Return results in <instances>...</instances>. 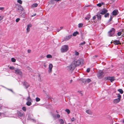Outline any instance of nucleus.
Here are the masks:
<instances>
[{"mask_svg": "<svg viewBox=\"0 0 124 124\" xmlns=\"http://www.w3.org/2000/svg\"><path fill=\"white\" fill-rule=\"evenodd\" d=\"M84 60L80 59L78 60H75L72 62L70 65L67 67V69L69 71H72L76 67L79 65L83 63Z\"/></svg>", "mask_w": 124, "mask_h": 124, "instance_id": "f257e3e1", "label": "nucleus"}, {"mask_svg": "<svg viewBox=\"0 0 124 124\" xmlns=\"http://www.w3.org/2000/svg\"><path fill=\"white\" fill-rule=\"evenodd\" d=\"M104 72L101 70H99L97 73L98 78L100 79L102 78L104 76Z\"/></svg>", "mask_w": 124, "mask_h": 124, "instance_id": "f03ea898", "label": "nucleus"}, {"mask_svg": "<svg viewBox=\"0 0 124 124\" xmlns=\"http://www.w3.org/2000/svg\"><path fill=\"white\" fill-rule=\"evenodd\" d=\"M69 49V47L68 45H64L62 46L61 49V52L65 53L67 52Z\"/></svg>", "mask_w": 124, "mask_h": 124, "instance_id": "7ed1b4c3", "label": "nucleus"}, {"mask_svg": "<svg viewBox=\"0 0 124 124\" xmlns=\"http://www.w3.org/2000/svg\"><path fill=\"white\" fill-rule=\"evenodd\" d=\"M115 32V29L114 28H112L108 32V36L109 37L114 36Z\"/></svg>", "mask_w": 124, "mask_h": 124, "instance_id": "20e7f679", "label": "nucleus"}, {"mask_svg": "<svg viewBox=\"0 0 124 124\" xmlns=\"http://www.w3.org/2000/svg\"><path fill=\"white\" fill-rule=\"evenodd\" d=\"M33 117V115L32 114H29L28 115V118H27V120L32 121L34 123L36 122V120L32 118Z\"/></svg>", "mask_w": 124, "mask_h": 124, "instance_id": "39448f33", "label": "nucleus"}, {"mask_svg": "<svg viewBox=\"0 0 124 124\" xmlns=\"http://www.w3.org/2000/svg\"><path fill=\"white\" fill-rule=\"evenodd\" d=\"M104 79L106 80H110L111 82H112L115 80V79L114 77H105L104 78Z\"/></svg>", "mask_w": 124, "mask_h": 124, "instance_id": "423d86ee", "label": "nucleus"}, {"mask_svg": "<svg viewBox=\"0 0 124 124\" xmlns=\"http://www.w3.org/2000/svg\"><path fill=\"white\" fill-rule=\"evenodd\" d=\"M15 73L16 74L19 75L21 76H22V72L20 69L17 68L15 70Z\"/></svg>", "mask_w": 124, "mask_h": 124, "instance_id": "0eeeda50", "label": "nucleus"}, {"mask_svg": "<svg viewBox=\"0 0 124 124\" xmlns=\"http://www.w3.org/2000/svg\"><path fill=\"white\" fill-rule=\"evenodd\" d=\"M23 86L24 87V88L25 89H27L30 86V84L26 81L23 82Z\"/></svg>", "mask_w": 124, "mask_h": 124, "instance_id": "6e6552de", "label": "nucleus"}, {"mask_svg": "<svg viewBox=\"0 0 124 124\" xmlns=\"http://www.w3.org/2000/svg\"><path fill=\"white\" fill-rule=\"evenodd\" d=\"M108 11V10L106 8H103L102 9L101 12L99 13L100 14L103 15L106 13Z\"/></svg>", "mask_w": 124, "mask_h": 124, "instance_id": "1a4fd4ad", "label": "nucleus"}, {"mask_svg": "<svg viewBox=\"0 0 124 124\" xmlns=\"http://www.w3.org/2000/svg\"><path fill=\"white\" fill-rule=\"evenodd\" d=\"M118 14V12L117 9L114 10L112 12V14L113 16H116Z\"/></svg>", "mask_w": 124, "mask_h": 124, "instance_id": "9d476101", "label": "nucleus"}, {"mask_svg": "<svg viewBox=\"0 0 124 124\" xmlns=\"http://www.w3.org/2000/svg\"><path fill=\"white\" fill-rule=\"evenodd\" d=\"M100 14L99 13L96 15V16H97L98 20H101V16Z\"/></svg>", "mask_w": 124, "mask_h": 124, "instance_id": "9b49d317", "label": "nucleus"}, {"mask_svg": "<svg viewBox=\"0 0 124 124\" xmlns=\"http://www.w3.org/2000/svg\"><path fill=\"white\" fill-rule=\"evenodd\" d=\"M120 100V99H119V98L114 99L113 101V102L115 103H117L119 102Z\"/></svg>", "mask_w": 124, "mask_h": 124, "instance_id": "f8f14e48", "label": "nucleus"}, {"mask_svg": "<svg viewBox=\"0 0 124 124\" xmlns=\"http://www.w3.org/2000/svg\"><path fill=\"white\" fill-rule=\"evenodd\" d=\"M17 6H19V10L20 11V13L22 12L24 10L23 7L19 4H17Z\"/></svg>", "mask_w": 124, "mask_h": 124, "instance_id": "ddd939ff", "label": "nucleus"}, {"mask_svg": "<svg viewBox=\"0 0 124 124\" xmlns=\"http://www.w3.org/2000/svg\"><path fill=\"white\" fill-rule=\"evenodd\" d=\"M104 4V3L102 2L101 3H99L97 4V6L100 7H101L102 5H103Z\"/></svg>", "mask_w": 124, "mask_h": 124, "instance_id": "4468645a", "label": "nucleus"}, {"mask_svg": "<svg viewBox=\"0 0 124 124\" xmlns=\"http://www.w3.org/2000/svg\"><path fill=\"white\" fill-rule=\"evenodd\" d=\"M86 113L90 115H91L92 114V112L91 110H87L86 111Z\"/></svg>", "mask_w": 124, "mask_h": 124, "instance_id": "2eb2a0df", "label": "nucleus"}, {"mask_svg": "<svg viewBox=\"0 0 124 124\" xmlns=\"http://www.w3.org/2000/svg\"><path fill=\"white\" fill-rule=\"evenodd\" d=\"M114 43L116 45H118L120 43V41L119 40H115L114 41Z\"/></svg>", "mask_w": 124, "mask_h": 124, "instance_id": "dca6fc26", "label": "nucleus"}, {"mask_svg": "<svg viewBox=\"0 0 124 124\" xmlns=\"http://www.w3.org/2000/svg\"><path fill=\"white\" fill-rule=\"evenodd\" d=\"M59 121L60 124H64V121L62 119H60L59 120Z\"/></svg>", "mask_w": 124, "mask_h": 124, "instance_id": "f3484780", "label": "nucleus"}, {"mask_svg": "<svg viewBox=\"0 0 124 124\" xmlns=\"http://www.w3.org/2000/svg\"><path fill=\"white\" fill-rule=\"evenodd\" d=\"M79 34V32L78 31H76L73 33L72 35L74 36H76L77 35Z\"/></svg>", "mask_w": 124, "mask_h": 124, "instance_id": "a211bd4d", "label": "nucleus"}, {"mask_svg": "<svg viewBox=\"0 0 124 124\" xmlns=\"http://www.w3.org/2000/svg\"><path fill=\"white\" fill-rule=\"evenodd\" d=\"M38 6V4L36 3H35L32 4L31 6L32 7V8H34L37 7Z\"/></svg>", "mask_w": 124, "mask_h": 124, "instance_id": "6ab92c4d", "label": "nucleus"}, {"mask_svg": "<svg viewBox=\"0 0 124 124\" xmlns=\"http://www.w3.org/2000/svg\"><path fill=\"white\" fill-rule=\"evenodd\" d=\"M91 15L90 14H88L87 15V17H85V19L86 20H89L90 18Z\"/></svg>", "mask_w": 124, "mask_h": 124, "instance_id": "aec40b11", "label": "nucleus"}, {"mask_svg": "<svg viewBox=\"0 0 124 124\" xmlns=\"http://www.w3.org/2000/svg\"><path fill=\"white\" fill-rule=\"evenodd\" d=\"M19 6H17V5H16V11L19 13H20V11L19 10Z\"/></svg>", "mask_w": 124, "mask_h": 124, "instance_id": "412c9836", "label": "nucleus"}, {"mask_svg": "<svg viewBox=\"0 0 124 124\" xmlns=\"http://www.w3.org/2000/svg\"><path fill=\"white\" fill-rule=\"evenodd\" d=\"M32 103L30 101H27L26 103V104L28 106H30Z\"/></svg>", "mask_w": 124, "mask_h": 124, "instance_id": "4be33fe9", "label": "nucleus"}, {"mask_svg": "<svg viewBox=\"0 0 124 124\" xmlns=\"http://www.w3.org/2000/svg\"><path fill=\"white\" fill-rule=\"evenodd\" d=\"M117 91L121 94H123L124 92L121 89H118Z\"/></svg>", "mask_w": 124, "mask_h": 124, "instance_id": "5701e85b", "label": "nucleus"}, {"mask_svg": "<svg viewBox=\"0 0 124 124\" xmlns=\"http://www.w3.org/2000/svg\"><path fill=\"white\" fill-rule=\"evenodd\" d=\"M72 36V35H70L66 37V38L65 39V40H69L70 38H71Z\"/></svg>", "mask_w": 124, "mask_h": 124, "instance_id": "b1692460", "label": "nucleus"}, {"mask_svg": "<svg viewBox=\"0 0 124 124\" xmlns=\"http://www.w3.org/2000/svg\"><path fill=\"white\" fill-rule=\"evenodd\" d=\"M48 65V64L47 62H46L44 63L43 66L45 68H46L47 67Z\"/></svg>", "mask_w": 124, "mask_h": 124, "instance_id": "393cba45", "label": "nucleus"}, {"mask_svg": "<svg viewBox=\"0 0 124 124\" xmlns=\"http://www.w3.org/2000/svg\"><path fill=\"white\" fill-rule=\"evenodd\" d=\"M109 14L108 13H106L104 14V16L105 17H109Z\"/></svg>", "mask_w": 124, "mask_h": 124, "instance_id": "a878e982", "label": "nucleus"}, {"mask_svg": "<svg viewBox=\"0 0 124 124\" xmlns=\"http://www.w3.org/2000/svg\"><path fill=\"white\" fill-rule=\"evenodd\" d=\"M56 0H50V1L51 4H54L55 3Z\"/></svg>", "mask_w": 124, "mask_h": 124, "instance_id": "bb28decb", "label": "nucleus"}, {"mask_svg": "<svg viewBox=\"0 0 124 124\" xmlns=\"http://www.w3.org/2000/svg\"><path fill=\"white\" fill-rule=\"evenodd\" d=\"M65 111L68 114H69L70 112V110L68 109H66L65 110Z\"/></svg>", "mask_w": 124, "mask_h": 124, "instance_id": "cd10ccee", "label": "nucleus"}, {"mask_svg": "<svg viewBox=\"0 0 124 124\" xmlns=\"http://www.w3.org/2000/svg\"><path fill=\"white\" fill-rule=\"evenodd\" d=\"M113 17L111 15H110V18L108 20V23L109 22H110L113 19Z\"/></svg>", "mask_w": 124, "mask_h": 124, "instance_id": "c85d7f7f", "label": "nucleus"}, {"mask_svg": "<svg viewBox=\"0 0 124 124\" xmlns=\"http://www.w3.org/2000/svg\"><path fill=\"white\" fill-rule=\"evenodd\" d=\"M86 43V42L85 41H84L83 42H81L79 43V45L80 46H83L84 44H85Z\"/></svg>", "mask_w": 124, "mask_h": 124, "instance_id": "c756f323", "label": "nucleus"}, {"mask_svg": "<svg viewBox=\"0 0 124 124\" xmlns=\"http://www.w3.org/2000/svg\"><path fill=\"white\" fill-rule=\"evenodd\" d=\"M91 81V80L90 79L87 78L86 79L85 81V82L87 83H89Z\"/></svg>", "mask_w": 124, "mask_h": 124, "instance_id": "7c9ffc66", "label": "nucleus"}, {"mask_svg": "<svg viewBox=\"0 0 124 124\" xmlns=\"http://www.w3.org/2000/svg\"><path fill=\"white\" fill-rule=\"evenodd\" d=\"M11 61L13 62H15L16 61V59L14 58H12L11 59Z\"/></svg>", "mask_w": 124, "mask_h": 124, "instance_id": "2f4dec72", "label": "nucleus"}, {"mask_svg": "<svg viewBox=\"0 0 124 124\" xmlns=\"http://www.w3.org/2000/svg\"><path fill=\"white\" fill-rule=\"evenodd\" d=\"M83 25V24L82 23H79L78 24V27L79 28H81L82 27Z\"/></svg>", "mask_w": 124, "mask_h": 124, "instance_id": "473e14b6", "label": "nucleus"}, {"mask_svg": "<svg viewBox=\"0 0 124 124\" xmlns=\"http://www.w3.org/2000/svg\"><path fill=\"white\" fill-rule=\"evenodd\" d=\"M46 57L48 58H52V56L50 54H48L46 55Z\"/></svg>", "mask_w": 124, "mask_h": 124, "instance_id": "72a5a7b5", "label": "nucleus"}, {"mask_svg": "<svg viewBox=\"0 0 124 124\" xmlns=\"http://www.w3.org/2000/svg\"><path fill=\"white\" fill-rule=\"evenodd\" d=\"M40 99L39 97H37L36 98V102H38L40 101Z\"/></svg>", "mask_w": 124, "mask_h": 124, "instance_id": "f704fd0d", "label": "nucleus"}, {"mask_svg": "<svg viewBox=\"0 0 124 124\" xmlns=\"http://www.w3.org/2000/svg\"><path fill=\"white\" fill-rule=\"evenodd\" d=\"M18 116H20V117H21L23 116V114L21 112H19L18 113Z\"/></svg>", "mask_w": 124, "mask_h": 124, "instance_id": "c9c22d12", "label": "nucleus"}, {"mask_svg": "<svg viewBox=\"0 0 124 124\" xmlns=\"http://www.w3.org/2000/svg\"><path fill=\"white\" fill-rule=\"evenodd\" d=\"M117 97L118 98H119V99H120L121 100V96L120 94L119 93H118L117 95Z\"/></svg>", "mask_w": 124, "mask_h": 124, "instance_id": "e433bc0d", "label": "nucleus"}, {"mask_svg": "<svg viewBox=\"0 0 124 124\" xmlns=\"http://www.w3.org/2000/svg\"><path fill=\"white\" fill-rule=\"evenodd\" d=\"M53 65L52 64H50L49 65V68L52 69L53 68Z\"/></svg>", "mask_w": 124, "mask_h": 124, "instance_id": "4c0bfd02", "label": "nucleus"}, {"mask_svg": "<svg viewBox=\"0 0 124 124\" xmlns=\"http://www.w3.org/2000/svg\"><path fill=\"white\" fill-rule=\"evenodd\" d=\"M22 109L24 112H25L26 111V108L25 107H23L22 108Z\"/></svg>", "mask_w": 124, "mask_h": 124, "instance_id": "58836bf2", "label": "nucleus"}, {"mask_svg": "<svg viewBox=\"0 0 124 124\" xmlns=\"http://www.w3.org/2000/svg\"><path fill=\"white\" fill-rule=\"evenodd\" d=\"M17 2L18 3H19L20 4H21L22 2V0H17Z\"/></svg>", "mask_w": 124, "mask_h": 124, "instance_id": "ea45409f", "label": "nucleus"}, {"mask_svg": "<svg viewBox=\"0 0 124 124\" xmlns=\"http://www.w3.org/2000/svg\"><path fill=\"white\" fill-rule=\"evenodd\" d=\"M3 87H4V88H6V89H7V90H9L10 91H11L12 92V93H14V92L13 91H12V90L11 89H8V88H6L4 86H2Z\"/></svg>", "mask_w": 124, "mask_h": 124, "instance_id": "a19ab883", "label": "nucleus"}, {"mask_svg": "<svg viewBox=\"0 0 124 124\" xmlns=\"http://www.w3.org/2000/svg\"><path fill=\"white\" fill-rule=\"evenodd\" d=\"M26 100H27V101H30L31 100L29 96L28 97V98L26 99Z\"/></svg>", "mask_w": 124, "mask_h": 124, "instance_id": "79ce46f5", "label": "nucleus"}, {"mask_svg": "<svg viewBox=\"0 0 124 124\" xmlns=\"http://www.w3.org/2000/svg\"><path fill=\"white\" fill-rule=\"evenodd\" d=\"M21 16L24 18H25V14L24 13L22 14L21 15Z\"/></svg>", "mask_w": 124, "mask_h": 124, "instance_id": "37998d69", "label": "nucleus"}, {"mask_svg": "<svg viewBox=\"0 0 124 124\" xmlns=\"http://www.w3.org/2000/svg\"><path fill=\"white\" fill-rule=\"evenodd\" d=\"M9 68L10 69V70H14L15 69V68L12 66H10Z\"/></svg>", "mask_w": 124, "mask_h": 124, "instance_id": "c03bdc74", "label": "nucleus"}, {"mask_svg": "<svg viewBox=\"0 0 124 124\" xmlns=\"http://www.w3.org/2000/svg\"><path fill=\"white\" fill-rule=\"evenodd\" d=\"M30 30V28L27 27L26 28V31L27 32H29Z\"/></svg>", "mask_w": 124, "mask_h": 124, "instance_id": "a18cd8bd", "label": "nucleus"}, {"mask_svg": "<svg viewBox=\"0 0 124 124\" xmlns=\"http://www.w3.org/2000/svg\"><path fill=\"white\" fill-rule=\"evenodd\" d=\"M121 31H119L117 32V34L118 36H120L121 34Z\"/></svg>", "mask_w": 124, "mask_h": 124, "instance_id": "49530a36", "label": "nucleus"}, {"mask_svg": "<svg viewBox=\"0 0 124 124\" xmlns=\"http://www.w3.org/2000/svg\"><path fill=\"white\" fill-rule=\"evenodd\" d=\"M32 26V25L31 24H29L27 25V27H29V28H30V27H31Z\"/></svg>", "mask_w": 124, "mask_h": 124, "instance_id": "de8ad7c7", "label": "nucleus"}, {"mask_svg": "<svg viewBox=\"0 0 124 124\" xmlns=\"http://www.w3.org/2000/svg\"><path fill=\"white\" fill-rule=\"evenodd\" d=\"M52 69L49 68L48 70V72L49 73H51L52 71Z\"/></svg>", "mask_w": 124, "mask_h": 124, "instance_id": "09e8293b", "label": "nucleus"}, {"mask_svg": "<svg viewBox=\"0 0 124 124\" xmlns=\"http://www.w3.org/2000/svg\"><path fill=\"white\" fill-rule=\"evenodd\" d=\"M20 20V19L19 18H17L16 19V22H18Z\"/></svg>", "mask_w": 124, "mask_h": 124, "instance_id": "8fccbe9b", "label": "nucleus"}, {"mask_svg": "<svg viewBox=\"0 0 124 124\" xmlns=\"http://www.w3.org/2000/svg\"><path fill=\"white\" fill-rule=\"evenodd\" d=\"M90 70V69L89 68H87L86 71L87 72H89Z\"/></svg>", "mask_w": 124, "mask_h": 124, "instance_id": "3c124183", "label": "nucleus"}, {"mask_svg": "<svg viewBox=\"0 0 124 124\" xmlns=\"http://www.w3.org/2000/svg\"><path fill=\"white\" fill-rule=\"evenodd\" d=\"M96 15L94 16L93 18V20H95L96 19Z\"/></svg>", "mask_w": 124, "mask_h": 124, "instance_id": "603ef678", "label": "nucleus"}, {"mask_svg": "<svg viewBox=\"0 0 124 124\" xmlns=\"http://www.w3.org/2000/svg\"><path fill=\"white\" fill-rule=\"evenodd\" d=\"M79 54V53L78 52H75V54L76 55H78Z\"/></svg>", "mask_w": 124, "mask_h": 124, "instance_id": "864d4df0", "label": "nucleus"}, {"mask_svg": "<svg viewBox=\"0 0 124 124\" xmlns=\"http://www.w3.org/2000/svg\"><path fill=\"white\" fill-rule=\"evenodd\" d=\"M56 116H57V117L58 118H59L60 117V115L59 114H56Z\"/></svg>", "mask_w": 124, "mask_h": 124, "instance_id": "5fc2aeb1", "label": "nucleus"}, {"mask_svg": "<svg viewBox=\"0 0 124 124\" xmlns=\"http://www.w3.org/2000/svg\"><path fill=\"white\" fill-rule=\"evenodd\" d=\"M36 15V13H34L33 15H32L31 16V17H33L34 16H35Z\"/></svg>", "mask_w": 124, "mask_h": 124, "instance_id": "6e6d98bb", "label": "nucleus"}, {"mask_svg": "<svg viewBox=\"0 0 124 124\" xmlns=\"http://www.w3.org/2000/svg\"><path fill=\"white\" fill-rule=\"evenodd\" d=\"M3 17L2 16L0 15V21L3 18Z\"/></svg>", "mask_w": 124, "mask_h": 124, "instance_id": "4d7b16f0", "label": "nucleus"}, {"mask_svg": "<svg viewBox=\"0 0 124 124\" xmlns=\"http://www.w3.org/2000/svg\"><path fill=\"white\" fill-rule=\"evenodd\" d=\"M4 9V8L3 7H0V10H3Z\"/></svg>", "mask_w": 124, "mask_h": 124, "instance_id": "13d9d810", "label": "nucleus"}, {"mask_svg": "<svg viewBox=\"0 0 124 124\" xmlns=\"http://www.w3.org/2000/svg\"><path fill=\"white\" fill-rule=\"evenodd\" d=\"M29 53H30L31 52V51L30 49H28L27 51Z\"/></svg>", "mask_w": 124, "mask_h": 124, "instance_id": "bf43d9fd", "label": "nucleus"}, {"mask_svg": "<svg viewBox=\"0 0 124 124\" xmlns=\"http://www.w3.org/2000/svg\"><path fill=\"white\" fill-rule=\"evenodd\" d=\"M61 30V29H57V31L58 32H59Z\"/></svg>", "mask_w": 124, "mask_h": 124, "instance_id": "052dcab7", "label": "nucleus"}, {"mask_svg": "<svg viewBox=\"0 0 124 124\" xmlns=\"http://www.w3.org/2000/svg\"><path fill=\"white\" fill-rule=\"evenodd\" d=\"M85 7H90V5H88L87 6H85Z\"/></svg>", "mask_w": 124, "mask_h": 124, "instance_id": "680f3d73", "label": "nucleus"}, {"mask_svg": "<svg viewBox=\"0 0 124 124\" xmlns=\"http://www.w3.org/2000/svg\"><path fill=\"white\" fill-rule=\"evenodd\" d=\"M72 80L71 79V80H70V83H71L72 82Z\"/></svg>", "mask_w": 124, "mask_h": 124, "instance_id": "e2e57ef3", "label": "nucleus"}, {"mask_svg": "<svg viewBox=\"0 0 124 124\" xmlns=\"http://www.w3.org/2000/svg\"><path fill=\"white\" fill-rule=\"evenodd\" d=\"M72 120H71V121H73L74 120V118L73 117L72 118Z\"/></svg>", "mask_w": 124, "mask_h": 124, "instance_id": "0e129e2a", "label": "nucleus"}, {"mask_svg": "<svg viewBox=\"0 0 124 124\" xmlns=\"http://www.w3.org/2000/svg\"><path fill=\"white\" fill-rule=\"evenodd\" d=\"M63 28V27H62V26L61 27H60V29H61H61H62Z\"/></svg>", "mask_w": 124, "mask_h": 124, "instance_id": "69168bd1", "label": "nucleus"}, {"mask_svg": "<svg viewBox=\"0 0 124 124\" xmlns=\"http://www.w3.org/2000/svg\"><path fill=\"white\" fill-rule=\"evenodd\" d=\"M98 55H95V57L96 58H97L98 57Z\"/></svg>", "mask_w": 124, "mask_h": 124, "instance_id": "338daca9", "label": "nucleus"}, {"mask_svg": "<svg viewBox=\"0 0 124 124\" xmlns=\"http://www.w3.org/2000/svg\"><path fill=\"white\" fill-rule=\"evenodd\" d=\"M56 0V1H58L61 0Z\"/></svg>", "mask_w": 124, "mask_h": 124, "instance_id": "774afa93", "label": "nucleus"}]
</instances>
